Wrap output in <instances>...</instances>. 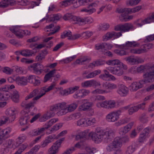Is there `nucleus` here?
<instances>
[{
  "label": "nucleus",
  "instance_id": "1",
  "mask_svg": "<svg viewBox=\"0 0 154 154\" xmlns=\"http://www.w3.org/2000/svg\"><path fill=\"white\" fill-rule=\"evenodd\" d=\"M114 133V131L111 129L103 131L100 128H97L94 132H91L88 135L95 143H99L103 139L107 140L113 137Z\"/></svg>",
  "mask_w": 154,
  "mask_h": 154
},
{
  "label": "nucleus",
  "instance_id": "2",
  "mask_svg": "<svg viewBox=\"0 0 154 154\" xmlns=\"http://www.w3.org/2000/svg\"><path fill=\"white\" fill-rule=\"evenodd\" d=\"M74 102L66 105L65 102L59 103L52 105L51 110L52 111H58L57 112L58 116H61L66 114L68 112H73L77 107L79 101Z\"/></svg>",
  "mask_w": 154,
  "mask_h": 154
},
{
  "label": "nucleus",
  "instance_id": "3",
  "mask_svg": "<svg viewBox=\"0 0 154 154\" xmlns=\"http://www.w3.org/2000/svg\"><path fill=\"white\" fill-rule=\"evenodd\" d=\"M56 85V83L55 82H53L48 87L47 86H45L42 87L41 90L39 95L34 97L32 99L33 101L32 102H31L25 105V108L29 109L33 107L34 105L36 103L35 100L40 99L44 95L46 92L53 90Z\"/></svg>",
  "mask_w": 154,
  "mask_h": 154
},
{
  "label": "nucleus",
  "instance_id": "4",
  "mask_svg": "<svg viewBox=\"0 0 154 154\" xmlns=\"http://www.w3.org/2000/svg\"><path fill=\"white\" fill-rule=\"evenodd\" d=\"M16 110L14 108H9L5 112L6 116H3L0 120V126L6 123H10L16 118Z\"/></svg>",
  "mask_w": 154,
  "mask_h": 154
},
{
  "label": "nucleus",
  "instance_id": "5",
  "mask_svg": "<svg viewBox=\"0 0 154 154\" xmlns=\"http://www.w3.org/2000/svg\"><path fill=\"white\" fill-rule=\"evenodd\" d=\"M117 87L116 84L110 82H104L102 84V88L104 89L98 88L93 91L92 93L98 94H107L110 92L109 91L107 90L115 89Z\"/></svg>",
  "mask_w": 154,
  "mask_h": 154
},
{
  "label": "nucleus",
  "instance_id": "6",
  "mask_svg": "<svg viewBox=\"0 0 154 154\" xmlns=\"http://www.w3.org/2000/svg\"><path fill=\"white\" fill-rule=\"evenodd\" d=\"M122 146V144L120 140V138L117 137L114 139L112 143L106 147V149L109 152L115 151L114 154H116L118 152H120L121 154H123L122 151L120 149Z\"/></svg>",
  "mask_w": 154,
  "mask_h": 154
},
{
  "label": "nucleus",
  "instance_id": "7",
  "mask_svg": "<svg viewBox=\"0 0 154 154\" xmlns=\"http://www.w3.org/2000/svg\"><path fill=\"white\" fill-rule=\"evenodd\" d=\"M153 47V45L152 44H146L143 45L140 48L131 49L130 52L134 54H140L146 53L149 49L152 48Z\"/></svg>",
  "mask_w": 154,
  "mask_h": 154
},
{
  "label": "nucleus",
  "instance_id": "8",
  "mask_svg": "<svg viewBox=\"0 0 154 154\" xmlns=\"http://www.w3.org/2000/svg\"><path fill=\"white\" fill-rule=\"evenodd\" d=\"M116 104V103L114 100H110L98 102L96 103V105L98 108H103L109 109L114 108Z\"/></svg>",
  "mask_w": 154,
  "mask_h": 154
},
{
  "label": "nucleus",
  "instance_id": "9",
  "mask_svg": "<svg viewBox=\"0 0 154 154\" xmlns=\"http://www.w3.org/2000/svg\"><path fill=\"white\" fill-rule=\"evenodd\" d=\"M125 59L128 64L131 65L142 63L144 62L143 58L137 56H129L125 57Z\"/></svg>",
  "mask_w": 154,
  "mask_h": 154
},
{
  "label": "nucleus",
  "instance_id": "10",
  "mask_svg": "<svg viewBox=\"0 0 154 154\" xmlns=\"http://www.w3.org/2000/svg\"><path fill=\"white\" fill-rule=\"evenodd\" d=\"M122 111L121 109L109 113L106 117V120L109 122H114L117 121Z\"/></svg>",
  "mask_w": 154,
  "mask_h": 154
},
{
  "label": "nucleus",
  "instance_id": "11",
  "mask_svg": "<svg viewBox=\"0 0 154 154\" xmlns=\"http://www.w3.org/2000/svg\"><path fill=\"white\" fill-rule=\"evenodd\" d=\"M134 29L133 25L131 23H125L124 24H119L115 27L114 29L116 31H121L122 32H128Z\"/></svg>",
  "mask_w": 154,
  "mask_h": 154
},
{
  "label": "nucleus",
  "instance_id": "12",
  "mask_svg": "<svg viewBox=\"0 0 154 154\" xmlns=\"http://www.w3.org/2000/svg\"><path fill=\"white\" fill-rule=\"evenodd\" d=\"M141 6L139 5L132 8H121L119 9V12L120 13H122L121 16L123 17L124 19H125V17L124 16L125 14H131L138 12L141 10Z\"/></svg>",
  "mask_w": 154,
  "mask_h": 154
},
{
  "label": "nucleus",
  "instance_id": "13",
  "mask_svg": "<svg viewBox=\"0 0 154 154\" xmlns=\"http://www.w3.org/2000/svg\"><path fill=\"white\" fill-rule=\"evenodd\" d=\"M63 138L57 140L49 149L50 154H56L58 152L59 149L60 147L62 142L64 140Z\"/></svg>",
  "mask_w": 154,
  "mask_h": 154
},
{
  "label": "nucleus",
  "instance_id": "14",
  "mask_svg": "<svg viewBox=\"0 0 154 154\" xmlns=\"http://www.w3.org/2000/svg\"><path fill=\"white\" fill-rule=\"evenodd\" d=\"M149 70L150 71L149 72H147L144 74V79L140 80L143 82V85L146 83L152 82L154 80V67L152 69Z\"/></svg>",
  "mask_w": 154,
  "mask_h": 154
},
{
  "label": "nucleus",
  "instance_id": "15",
  "mask_svg": "<svg viewBox=\"0 0 154 154\" xmlns=\"http://www.w3.org/2000/svg\"><path fill=\"white\" fill-rule=\"evenodd\" d=\"M121 66H120L114 67L110 66L106 68V69L112 74L120 76L122 75L124 73Z\"/></svg>",
  "mask_w": 154,
  "mask_h": 154
},
{
  "label": "nucleus",
  "instance_id": "16",
  "mask_svg": "<svg viewBox=\"0 0 154 154\" xmlns=\"http://www.w3.org/2000/svg\"><path fill=\"white\" fill-rule=\"evenodd\" d=\"M153 22H154V12L152 13L150 16L144 20L142 19L138 20L136 23V24L138 26H141L145 24L150 23Z\"/></svg>",
  "mask_w": 154,
  "mask_h": 154
},
{
  "label": "nucleus",
  "instance_id": "17",
  "mask_svg": "<svg viewBox=\"0 0 154 154\" xmlns=\"http://www.w3.org/2000/svg\"><path fill=\"white\" fill-rule=\"evenodd\" d=\"M98 2H95L89 4L86 8H83L81 10V12H85L89 14H91L96 11L94 8L98 5Z\"/></svg>",
  "mask_w": 154,
  "mask_h": 154
},
{
  "label": "nucleus",
  "instance_id": "18",
  "mask_svg": "<svg viewBox=\"0 0 154 154\" xmlns=\"http://www.w3.org/2000/svg\"><path fill=\"white\" fill-rule=\"evenodd\" d=\"M143 82L141 80H140L139 82H133L129 86V90L131 91H136L143 87Z\"/></svg>",
  "mask_w": 154,
  "mask_h": 154
},
{
  "label": "nucleus",
  "instance_id": "19",
  "mask_svg": "<svg viewBox=\"0 0 154 154\" xmlns=\"http://www.w3.org/2000/svg\"><path fill=\"white\" fill-rule=\"evenodd\" d=\"M60 27L57 26L54 23H52L48 26H47L45 28V30L47 32L51 31L48 34V35H50L57 32L60 29Z\"/></svg>",
  "mask_w": 154,
  "mask_h": 154
},
{
  "label": "nucleus",
  "instance_id": "20",
  "mask_svg": "<svg viewBox=\"0 0 154 154\" xmlns=\"http://www.w3.org/2000/svg\"><path fill=\"white\" fill-rule=\"evenodd\" d=\"M101 73L100 70H94L92 72H89L87 71H84L83 73L84 77L85 79H89L95 77Z\"/></svg>",
  "mask_w": 154,
  "mask_h": 154
},
{
  "label": "nucleus",
  "instance_id": "21",
  "mask_svg": "<svg viewBox=\"0 0 154 154\" xmlns=\"http://www.w3.org/2000/svg\"><path fill=\"white\" fill-rule=\"evenodd\" d=\"M30 68L36 74H41L44 70V66L42 64L38 63H33L31 65Z\"/></svg>",
  "mask_w": 154,
  "mask_h": 154
},
{
  "label": "nucleus",
  "instance_id": "22",
  "mask_svg": "<svg viewBox=\"0 0 154 154\" xmlns=\"http://www.w3.org/2000/svg\"><path fill=\"white\" fill-rule=\"evenodd\" d=\"M82 104L79 106L80 111H86L93 105V103L89 102L87 99L82 100Z\"/></svg>",
  "mask_w": 154,
  "mask_h": 154
},
{
  "label": "nucleus",
  "instance_id": "23",
  "mask_svg": "<svg viewBox=\"0 0 154 154\" xmlns=\"http://www.w3.org/2000/svg\"><path fill=\"white\" fill-rule=\"evenodd\" d=\"M106 63L109 66H118L120 65L124 69H127V66L118 59L110 60L106 61Z\"/></svg>",
  "mask_w": 154,
  "mask_h": 154
},
{
  "label": "nucleus",
  "instance_id": "24",
  "mask_svg": "<svg viewBox=\"0 0 154 154\" xmlns=\"http://www.w3.org/2000/svg\"><path fill=\"white\" fill-rule=\"evenodd\" d=\"M117 92L120 96L125 97L128 94L129 91L128 88L125 85H120L118 86Z\"/></svg>",
  "mask_w": 154,
  "mask_h": 154
},
{
  "label": "nucleus",
  "instance_id": "25",
  "mask_svg": "<svg viewBox=\"0 0 154 154\" xmlns=\"http://www.w3.org/2000/svg\"><path fill=\"white\" fill-rule=\"evenodd\" d=\"M140 45L139 43L135 41H128L126 42L125 44L120 45V47L121 48L126 50L128 49V47L135 48L138 47Z\"/></svg>",
  "mask_w": 154,
  "mask_h": 154
},
{
  "label": "nucleus",
  "instance_id": "26",
  "mask_svg": "<svg viewBox=\"0 0 154 154\" xmlns=\"http://www.w3.org/2000/svg\"><path fill=\"white\" fill-rule=\"evenodd\" d=\"M63 19L66 20H69L74 24L78 23L79 17L73 16L70 14L67 13L64 15Z\"/></svg>",
  "mask_w": 154,
  "mask_h": 154
},
{
  "label": "nucleus",
  "instance_id": "27",
  "mask_svg": "<svg viewBox=\"0 0 154 154\" xmlns=\"http://www.w3.org/2000/svg\"><path fill=\"white\" fill-rule=\"evenodd\" d=\"M23 116L19 120L20 124L21 125H24L27 124L28 120L30 117L32 116L31 114L29 115L28 113H24V111H22Z\"/></svg>",
  "mask_w": 154,
  "mask_h": 154
},
{
  "label": "nucleus",
  "instance_id": "28",
  "mask_svg": "<svg viewBox=\"0 0 154 154\" xmlns=\"http://www.w3.org/2000/svg\"><path fill=\"white\" fill-rule=\"evenodd\" d=\"M16 82L19 85L25 86L27 84V77L24 76H17L16 77Z\"/></svg>",
  "mask_w": 154,
  "mask_h": 154
},
{
  "label": "nucleus",
  "instance_id": "29",
  "mask_svg": "<svg viewBox=\"0 0 154 154\" xmlns=\"http://www.w3.org/2000/svg\"><path fill=\"white\" fill-rule=\"evenodd\" d=\"M154 67V65L148 63L145 65H141L137 68V71L141 72L144 71V70H150L152 69Z\"/></svg>",
  "mask_w": 154,
  "mask_h": 154
},
{
  "label": "nucleus",
  "instance_id": "30",
  "mask_svg": "<svg viewBox=\"0 0 154 154\" xmlns=\"http://www.w3.org/2000/svg\"><path fill=\"white\" fill-rule=\"evenodd\" d=\"M121 109L122 111L128 109V112L129 115H132L138 111L137 108L136 106H131L130 105L123 107Z\"/></svg>",
  "mask_w": 154,
  "mask_h": 154
},
{
  "label": "nucleus",
  "instance_id": "31",
  "mask_svg": "<svg viewBox=\"0 0 154 154\" xmlns=\"http://www.w3.org/2000/svg\"><path fill=\"white\" fill-rule=\"evenodd\" d=\"M26 135L24 134H22L19 137L16 139V142L12 144L13 149H15L21 144L26 139Z\"/></svg>",
  "mask_w": 154,
  "mask_h": 154
},
{
  "label": "nucleus",
  "instance_id": "32",
  "mask_svg": "<svg viewBox=\"0 0 154 154\" xmlns=\"http://www.w3.org/2000/svg\"><path fill=\"white\" fill-rule=\"evenodd\" d=\"M58 121L57 118H53L50 120L48 122L46 123L44 125L43 127L41 128V131L43 132L45 130L48 129L51 127L53 125Z\"/></svg>",
  "mask_w": 154,
  "mask_h": 154
},
{
  "label": "nucleus",
  "instance_id": "33",
  "mask_svg": "<svg viewBox=\"0 0 154 154\" xmlns=\"http://www.w3.org/2000/svg\"><path fill=\"white\" fill-rule=\"evenodd\" d=\"M77 2V0H64L59 3L60 6L61 7H64L70 5L71 4L74 5H76V2Z\"/></svg>",
  "mask_w": 154,
  "mask_h": 154
},
{
  "label": "nucleus",
  "instance_id": "34",
  "mask_svg": "<svg viewBox=\"0 0 154 154\" xmlns=\"http://www.w3.org/2000/svg\"><path fill=\"white\" fill-rule=\"evenodd\" d=\"M133 124V122H131L125 127L121 128L119 130L120 134L123 135L127 133L131 130Z\"/></svg>",
  "mask_w": 154,
  "mask_h": 154
},
{
  "label": "nucleus",
  "instance_id": "35",
  "mask_svg": "<svg viewBox=\"0 0 154 154\" xmlns=\"http://www.w3.org/2000/svg\"><path fill=\"white\" fill-rule=\"evenodd\" d=\"M12 131V129L10 127H7L2 130L0 132V134L3 137L8 139L10 137V134Z\"/></svg>",
  "mask_w": 154,
  "mask_h": 154
},
{
  "label": "nucleus",
  "instance_id": "36",
  "mask_svg": "<svg viewBox=\"0 0 154 154\" xmlns=\"http://www.w3.org/2000/svg\"><path fill=\"white\" fill-rule=\"evenodd\" d=\"M93 22V19L91 17H85L83 18L79 17L78 23L84 24L86 23H91Z\"/></svg>",
  "mask_w": 154,
  "mask_h": 154
},
{
  "label": "nucleus",
  "instance_id": "37",
  "mask_svg": "<svg viewBox=\"0 0 154 154\" xmlns=\"http://www.w3.org/2000/svg\"><path fill=\"white\" fill-rule=\"evenodd\" d=\"M79 88V86H75L73 87H70L63 91V94L67 95L69 94H72L78 90Z\"/></svg>",
  "mask_w": 154,
  "mask_h": 154
},
{
  "label": "nucleus",
  "instance_id": "38",
  "mask_svg": "<svg viewBox=\"0 0 154 154\" xmlns=\"http://www.w3.org/2000/svg\"><path fill=\"white\" fill-rule=\"evenodd\" d=\"M56 71V69H54L50 71L48 73L46 74L44 77V82H47L52 77H53Z\"/></svg>",
  "mask_w": 154,
  "mask_h": 154
},
{
  "label": "nucleus",
  "instance_id": "39",
  "mask_svg": "<svg viewBox=\"0 0 154 154\" xmlns=\"http://www.w3.org/2000/svg\"><path fill=\"white\" fill-rule=\"evenodd\" d=\"M56 71V69H54L50 71L48 73L46 74L44 77V82H47L52 77H53Z\"/></svg>",
  "mask_w": 154,
  "mask_h": 154
},
{
  "label": "nucleus",
  "instance_id": "40",
  "mask_svg": "<svg viewBox=\"0 0 154 154\" xmlns=\"http://www.w3.org/2000/svg\"><path fill=\"white\" fill-rule=\"evenodd\" d=\"M20 95L18 92L16 90L14 91L11 94V98L15 103H18L19 100Z\"/></svg>",
  "mask_w": 154,
  "mask_h": 154
},
{
  "label": "nucleus",
  "instance_id": "41",
  "mask_svg": "<svg viewBox=\"0 0 154 154\" xmlns=\"http://www.w3.org/2000/svg\"><path fill=\"white\" fill-rule=\"evenodd\" d=\"M0 2L1 8H6L10 5H11L13 3L14 1L12 0H1Z\"/></svg>",
  "mask_w": 154,
  "mask_h": 154
},
{
  "label": "nucleus",
  "instance_id": "42",
  "mask_svg": "<svg viewBox=\"0 0 154 154\" xmlns=\"http://www.w3.org/2000/svg\"><path fill=\"white\" fill-rule=\"evenodd\" d=\"M16 54H20L23 56L29 57L32 55V53L31 51L29 50H25L21 51L16 52Z\"/></svg>",
  "mask_w": 154,
  "mask_h": 154
},
{
  "label": "nucleus",
  "instance_id": "43",
  "mask_svg": "<svg viewBox=\"0 0 154 154\" xmlns=\"http://www.w3.org/2000/svg\"><path fill=\"white\" fill-rule=\"evenodd\" d=\"M15 88L14 85L12 84L11 85H5L0 88V91H2L8 92L11 89Z\"/></svg>",
  "mask_w": 154,
  "mask_h": 154
},
{
  "label": "nucleus",
  "instance_id": "44",
  "mask_svg": "<svg viewBox=\"0 0 154 154\" xmlns=\"http://www.w3.org/2000/svg\"><path fill=\"white\" fill-rule=\"evenodd\" d=\"M93 0H78L76 2V5H74V7L77 8L80 5H85L87 3L92 1Z\"/></svg>",
  "mask_w": 154,
  "mask_h": 154
},
{
  "label": "nucleus",
  "instance_id": "45",
  "mask_svg": "<svg viewBox=\"0 0 154 154\" xmlns=\"http://www.w3.org/2000/svg\"><path fill=\"white\" fill-rule=\"evenodd\" d=\"M72 35V32L70 31L69 30L65 31L61 34V38L63 39L66 37H68V39L71 40L69 38H71Z\"/></svg>",
  "mask_w": 154,
  "mask_h": 154
},
{
  "label": "nucleus",
  "instance_id": "46",
  "mask_svg": "<svg viewBox=\"0 0 154 154\" xmlns=\"http://www.w3.org/2000/svg\"><path fill=\"white\" fill-rule=\"evenodd\" d=\"M88 130H85L81 132L76 136L75 139L76 140H78L79 139L85 138L88 134Z\"/></svg>",
  "mask_w": 154,
  "mask_h": 154
},
{
  "label": "nucleus",
  "instance_id": "47",
  "mask_svg": "<svg viewBox=\"0 0 154 154\" xmlns=\"http://www.w3.org/2000/svg\"><path fill=\"white\" fill-rule=\"evenodd\" d=\"M96 122V120L94 118H86V126L93 125Z\"/></svg>",
  "mask_w": 154,
  "mask_h": 154
},
{
  "label": "nucleus",
  "instance_id": "48",
  "mask_svg": "<svg viewBox=\"0 0 154 154\" xmlns=\"http://www.w3.org/2000/svg\"><path fill=\"white\" fill-rule=\"evenodd\" d=\"M76 125L79 127L86 126V118H81L76 122Z\"/></svg>",
  "mask_w": 154,
  "mask_h": 154
},
{
  "label": "nucleus",
  "instance_id": "49",
  "mask_svg": "<svg viewBox=\"0 0 154 154\" xmlns=\"http://www.w3.org/2000/svg\"><path fill=\"white\" fill-rule=\"evenodd\" d=\"M141 0H128L126 2L127 5L134 6L137 5Z\"/></svg>",
  "mask_w": 154,
  "mask_h": 154
},
{
  "label": "nucleus",
  "instance_id": "50",
  "mask_svg": "<svg viewBox=\"0 0 154 154\" xmlns=\"http://www.w3.org/2000/svg\"><path fill=\"white\" fill-rule=\"evenodd\" d=\"M130 121V119L128 118H125L124 119H121L117 122L115 123L116 126H118L121 125H122L125 124Z\"/></svg>",
  "mask_w": 154,
  "mask_h": 154
},
{
  "label": "nucleus",
  "instance_id": "51",
  "mask_svg": "<svg viewBox=\"0 0 154 154\" xmlns=\"http://www.w3.org/2000/svg\"><path fill=\"white\" fill-rule=\"evenodd\" d=\"M9 30L13 33H14L17 37L19 38H22L23 37H20L19 36L16 35V33L20 34V32H19V30H21L20 28L19 27L17 26H13L10 28Z\"/></svg>",
  "mask_w": 154,
  "mask_h": 154
},
{
  "label": "nucleus",
  "instance_id": "52",
  "mask_svg": "<svg viewBox=\"0 0 154 154\" xmlns=\"http://www.w3.org/2000/svg\"><path fill=\"white\" fill-rule=\"evenodd\" d=\"M38 93V90L37 89H35L32 92H31L29 94L27 95L25 98L26 100L30 99L34 96H36Z\"/></svg>",
  "mask_w": 154,
  "mask_h": 154
},
{
  "label": "nucleus",
  "instance_id": "53",
  "mask_svg": "<svg viewBox=\"0 0 154 154\" xmlns=\"http://www.w3.org/2000/svg\"><path fill=\"white\" fill-rule=\"evenodd\" d=\"M91 60L90 59L86 57H83L77 60L76 63L78 64H82L86 61H89Z\"/></svg>",
  "mask_w": 154,
  "mask_h": 154
},
{
  "label": "nucleus",
  "instance_id": "54",
  "mask_svg": "<svg viewBox=\"0 0 154 154\" xmlns=\"http://www.w3.org/2000/svg\"><path fill=\"white\" fill-rule=\"evenodd\" d=\"M19 32H20V34L16 33V35L20 37H23L24 35H29L30 34V32L27 30H19Z\"/></svg>",
  "mask_w": 154,
  "mask_h": 154
},
{
  "label": "nucleus",
  "instance_id": "55",
  "mask_svg": "<svg viewBox=\"0 0 154 154\" xmlns=\"http://www.w3.org/2000/svg\"><path fill=\"white\" fill-rule=\"evenodd\" d=\"M135 145H132L128 147L126 153V154H131L135 151Z\"/></svg>",
  "mask_w": 154,
  "mask_h": 154
},
{
  "label": "nucleus",
  "instance_id": "56",
  "mask_svg": "<svg viewBox=\"0 0 154 154\" xmlns=\"http://www.w3.org/2000/svg\"><path fill=\"white\" fill-rule=\"evenodd\" d=\"M112 32H107L105 35L103 36V40L104 41H106L107 40L113 38Z\"/></svg>",
  "mask_w": 154,
  "mask_h": 154
},
{
  "label": "nucleus",
  "instance_id": "57",
  "mask_svg": "<svg viewBox=\"0 0 154 154\" xmlns=\"http://www.w3.org/2000/svg\"><path fill=\"white\" fill-rule=\"evenodd\" d=\"M41 130V128H38L37 129L32 130L30 132V135L33 136L39 135L43 132Z\"/></svg>",
  "mask_w": 154,
  "mask_h": 154
},
{
  "label": "nucleus",
  "instance_id": "58",
  "mask_svg": "<svg viewBox=\"0 0 154 154\" xmlns=\"http://www.w3.org/2000/svg\"><path fill=\"white\" fill-rule=\"evenodd\" d=\"M61 17L60 15L57 14H54L51 15L50 17V21H54L59 20Z\"/></svg>",
  "mask_w": 154,
  "mask_h": 154
},
{
  "label": "nucleus",
  "instance_id": "59",
  "mask_svg": "<svg viewBox=\"0 0 154 154\" xmlns=\"http://www.w3.org/2000/svg\"><path fill=\"white\" fill-rule=\"evenodd\" d=\"M82 87L83 88H88L92 87V80L87 81L81 83Z\"/></svg>",
  "mask_w": 154,
  "mask_h": 154
},
{
  "label": "nucleus",
  "instance_id": "60",
  "mask_svg": "<svg viewBox=\"0 0 154 154\" xmlns=\"http://www.w3.org/2000/svg\"><path fill=\"white\" fill-rule=\"evenodd\" d=\"M58 138V137H57L55 134H52L48 136L46 139L49 142V143H50L53 141L54 139H56Z\"/></svg>",
  "mask_w": 154,
  "mask_h": 154
},
{
  "label": "nucleus",
  "instance_id": "61",
  "mask_svg": "<svg viewBox=\"0 0 154 154\" xmlns=\"http://www.w3.org/2000/svg\"><path fill=\"white\" fill-rule=\"evenodd\" d=\"M44 52L42 53L39 54L38 56L36 57V60L37 61L40 62L42 60L44 59L45 57L44 54L47 53V51L45 50Z\"/></svg>",
  "mask_w": 154,
  "mask_h": 154
},
{
  "label": "nucleus",
  "instance_id": "62",
  "mask_svg": "<svg viewBox=\"0 0 154 154\" xmlns=\"http://www.w3.org/2000/svg\"><path fill=\"white\" fill-rule=\"evenodd\" d=\"M148 137L146 135L141 132L140 134L138 141L140 143H143L146 140V138Z\"/></svg>",
  "mask_w": 154,
  "mask_h": 154
},
{
  "label": "nucleus",
  "instance_id": "63",
  "mask_svg": "<svg viewBox=\"0 0 154 154\" xmlns=\"http://www.w3.org/2000/svg\"><path fill=\"white\" fill-rule=\"evenodd\" d=\"M73 97L75 99H80L83 98L82 91L81 90H80L77 92L73 95Z\"/></svg>",
  "mask_w": 154,
  "mask_h": 154
},
{
  "label": "nucleus",
  "instance_id": "64",
  "mask_svg": "<svg viewBox=\"0 0 154 154\" xmlns=\"http://www.w3.org/2000/svg\"><path fill=\"white\" fill-rule=\"evenodd\" d=\"M2 71L6 74L11 75L13 72V70L8 67L6 66L4 67Z\"/></svg>",
  "mask_w": 154,
  "mask_h": 154
}]
</instances>
